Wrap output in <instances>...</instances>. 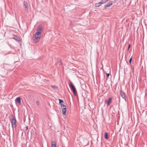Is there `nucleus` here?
Masks as SVG:
<instances>
[{
  "mask_svg": "<svg viewBox=\"0 0 147 147\" xmlns=\"http://www.w3.org/2000/svg\"><path fill=\"white\" fill-rule=\"evenodd\" d=\"M69 86L71 89L72 90L74 94L75 95L76 94V90L74 86L72 83H71L69 84Z\"/></svg>",
  "mask_w": 147,
  "mask_h": 147,
  "instance_id": "nucleus-4",
  "label": "nucleus"
},
{
  "mask_svg": "<svg viewBox=\"0 0 147 147\" xmlns=\"http://www.w3.org/2000/svg\"><path fill=\"white\" fill-rule=\"evenodd\" d=\"M36 104L38 105H39V102L38 101H37L36 102Z\"/></svg>",
  "mask_w": 147,
  "mask_h": 147,
  "instance_id": "nucleus-16",
  "label": "nucleus"
},
{
  "mask_svg": "<svg viewBox=\"0 0 147 147\" xmlns=\"http://www.w3.org/2000/svg\"><path fill=\"white\" fill-rule=\"evenodd\" d=\"M108 70H109V72L110 73L111 72V70H110V69L109 68H108Z\"/></svg>",
  "mask_w": 147,
  "mask_h": 147,
  "instance_id": "nucleus-19",
  "label": "nucleus"
},
{
  "mask_svg": "<svg viewBox=\"0 0 147 147\" xmlns=\"http://www.w3.org/2000/svg\"><path fill=\"white\" fill-rule=\"evenodd\" d=\"M24 7L25 8V9L27 10L28 9V3L26 2H24Z\"/></svg>",
  "mask_w": 147,
  "mask_h": 147,
  "instance_id": "nucleus-8",
  "label": "nucleus"
},
{
  "mask_svg": "<svg viewBox=\"0 0 147 147\" xmlns=\"http://www.w3.org/2000/svg\"><path fill=\"white\" fill-rule=\"evenodd\" d=\"M12 118L11 119V123L12 127L13 128H15L17 126L16 119L15 117L13 116H12Z\"/></svg>",
  "mask_w": 147,
  "mask_h": 147,
  "instance_id": "nucleus-2",
  "label": "nucleus"
},
{
  "mask_svg": "<svg viewBox=\"0 0 147 147\" xmlns=\"http://www.w3.org/2000/svg\"><path fill=\"white\" fill-rule=\"evenodd\" d=\"M61 106V109L62 111V114L64 115H65L66 114V112L67 109L66 106L64 104H60Z\"/></svg>",
  "mask_w": 147,
  "mask_h": 147,
  "instance_id": "nucleus-3",
  "label": "nucleus"
},
{
  "mask_svg": "<svg viewBox=\"0 0 147 147\" xmlns=\"http://www.w3.org/2000/svg\"><path fill=\"white\" fill-rule=\"evenodd\" d=\"M132 60V57H131L129 59V62L131 63V61Z\"/></svg>",
  "mask_w": 147,
  "mask_h": 147,
  "instance_id": "nucleus-17",
  "label": "nucleus"
},
{
  "mask_svg": "<svg viewBox=\"0 0 147 147\" xmlns=\"http://www.w3.org/2000/svg\"><path fill=\"white\" fill-rule=\"evenodd\" d=\"M105 139H108V136L107 134V133H105Z\"/></svg>",
  "mask_w": 147,
  "mask_h": 147,
  "instance_id": "nucleus-12",
  "label": "nucleus"
},
{
  "mask_svg": "<svg viewBox=\"0 0 147 147\" xmlns=\"http://www.w3.org/2000/svg\"><path fill=\"white\" fill-rule=\"evenodd\" d=\"M15 101L16 103H17L19 105L21 104V98L20 97H17L15 100Z\"/></svg>",
  "mask_w": 147,
  "mask_h": 147,
  "instance_id": "nucleus-5",
  "label": "nucleus"
},
{
  "mask_svg": "<svg viewBox=\"0 0 147 147\" xmlns=\"http://www.w3.org/2000/svg\"><path fill=\"white\" fill-rule=\"evenodd\" d=\"M120 94L122 97L125 100V96L124 93L123 92L121 91L120 92Z\"/></svg>",
  "mask_w": 147,
  "mask_h": 147,
  "instance_id": "nucleus-7",
  "label": "nucleus"
},
{
  "mask_svg": "<svg viewBox=\"0 0 147 147\" xmlns=\"http://www.w3.org/2000/svg\"><path fill=\"white\" fill-rule=\"evenodd\" d=\"M112 98H109L108 100H106L105 102L107 103V106H109L110 105V103L112 102Z\"/></svg>",
  "mask_w": 147,
  "mask_h": 147,
  "instance_id": "nucleus-6",
  "label": "nucleus"
},
{
  "mask_svg": "<svg viewBox=\"0 0 147 147\" xmlns=\"http://www.w3.org/2000/svg\"><path fill=\"white\" fill-rule=\"evenodd\" d=\"M15 37L16 38H15V39L17 40L18 41H19V37H18L17 36H15Z\"/></svg>",
  "mask_w": 147,
  "mask_h": 147,
  "instance_id": "nucleus-14",
  "label": "nucleus"
},
{
  "mask_svg": "<svg viewBox=\"0 0 147 147\" xmlns=\"http://www.w3.org/2000/svg\"><path fill=\"white\" fill-rule=\"evenodd\" d=\"M130 45H129V46H128V50H129V48H130Z\"/></svg>",
  "mask_w": 147,
  "mask_h": 147,
  "instance_id": "nucleus-18",
  "label": "nucleus"
},
{
  "mask_svg": "<svg viewBox=\"0 0 147 147\" xmlns=\"http://www.w3.org/2000/svg\"><path fill=\"white\" fill-rule=\"evenodd\" d=\"M112 4L113 3L112 2H110L107 5V6L108 7H109L111 6V5H112Z\"/></svg>",
  "mask_w": 147,
  "mask_h": 147,
  "instance_id": "nucleus-11",
  "label": "nucleus"
},
{
  "mask_svg": "<svg viewBox=\"0 0 147 147\" xmlns=\"http://www.w3.org/2000/svg\"><path fill=\"white\" fill-rule=\"evenodd\" d=\"M101 4H102L101 2L98 3H96L95 4V6L96 7H99L101 5Z\"/></svg>",
  "mask_w": 147,
  "mask_h": 147,
  "instance_id": "nucleus-10",
  "label": "nucleus"
},
{
  "mask_svg": "<svg viewBox=\"0 0 147 147\" xmlns=\"http://www.w3.org/2000/svg\"><path fill=\"white\" fill-rule=\"evenodd\" d=\"M106 74L107 75V78H108L110 75V74L109 73H106Z\"/></svg>",
  "mask_w": 147,
  "mask_h": 147,
  "instance_id": "nucleus-15",
  "label": "nucleus"
},
{
  "mask_svg": "<svg viewBox=\"0 0 147 147\" xmlns=\"http://www.w3.org/2000/svg\"><path fill=\"white\" fill-rule=\"evenodd\" d=\"M52 87L53 88H54L55 87V86H52Z\"/></svg>",
  "mask_w": 147,
  "mask_h": 147,
  "instance_id": "nucleus-20",
  "label": "nucleus"
},
{
  "mask_svg": "<svg viewBox=\"0 0 147 147\" xmlns=\"http://www.w3.org/2000/svg\"><path fill=\"white\" fill-rule=\"evenodd\" d=\"M51 147H57L56 143L54 141H52Z\"/></svg>",
  "mask_w": 147,
  "mask_h": 147,
  "instance_id": "nucleus-9",
  "label": "nucleus"
},
{
  "mask_svg": "<svg viewBox=\"0 0 147 147\" xmlns=\"http://www.w3.org/2000/svg\"><path fill=\"white\" fill-rule=\"evenodd\" d=\"M28 127H26V129H28Z\"/></svg>",
  "mask_w": 147,
  "mask_h": 147,
  "instance_id": "nucleus-21",
  "label": "nucleus"
},
{
  "mask_svg": "<svg viewBox=\"0 0 147 147\" xmlns=\"http://www.w3.org/2000/svg\"><path fill=\"white\" fill-rule=\"evenodd\" d=\"M43 29V28L42 26H39L37 29L36 32L33 35L32 39L34 43H37L39 41Z\"/></svg>",
  "mask_w": 147,
  "mask_h": 147,
  "instance_id": "nucleus-1",
  "label": "nucleus"
},
{
  "mask_svg": "<svg viewBox=\"0 0 147 147\" xmlns=\"http://www.w3.org/2000/svg\"><path fill=\"white\" fill-rule=\"evenodd\" d=\"M59 104L60 105V104H61V102H63V100L60 99H59Z\"/></svg>",
  "mask_w": 147,
  "mask_h": 147,
  "instance_id": "nucleus-13",
  "label": "nucleus"
}]
</instances>
